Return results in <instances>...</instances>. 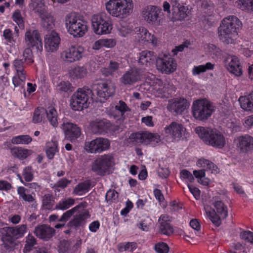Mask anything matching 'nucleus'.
<instances>
[{
  "label": "nucleus",
  "instance_id": "603ef678",
  "mask_svg": "<svg viewBox=\"0 0 253 253\" xmlns=\"http://www.w3.org/2000/svg\"><path fill=\"white\" fill-rule=\"evenodd\" d=\"M12 18L20 29L24 28V22L20 10L17 9L13 13Z\"/></svg>",
  "mask_w": 253,
  "mask_h": 253
},
{
  "label": "nucleus",
  "instance_id": "49530a36",
  "mask_svg": "<svg viewBox=\"0 0 253 253\" xmlns=\"http://www.w3.org/2000/svg\"><path fill=\"white\" fill-rule=\"evenodd\" d=\"M26 63L23 59H16L13 61V65L16 71L15 74L26 75V72L25 70Z\"/></svg>",
  "mask_w": 253,
  "mask_h": 253
},
{
  "label": "nucleus",
  "instance_id": "e433bc0d",
  "mask_svg": "<svg viewBox=\"0 0 253 253\" xmlns=\"http://www.w3.org/2000/svg\"><path fill=\"white\" fill-rule=\"evenodd\" d=\"M197 165L198 167H203L207 170L211 171V173H217L219 172V169L217 166L210 160L201 159L197 162Z\"/></svg>",
  "mask_w": 253,
  "mask_h": 253
},
{
  "label": "nucleus",
  "instance_id": "423d86ee",
  "mask_svg": "<svg viewBox=\"0 0 253 253\" xmlns=\"http://www.w3.org/2000/svg\"><path fill=\"white\" fill-rule=\"evenodd\" d=\"M192 109L194 118L201 121L207 120L215 111L214 106L206 99H198L194 101Z\"/></svg>",
  "mask_w": 253,
  "mask_h": 253
},
{
  "label": "nucleus",
  "instance_id": "f3484780",
  "mask_svg": "<svg viewBox=\"0 0 253 253\" xmlns=\"http://www.w3.org/2000/svg\"><path fill=\"white\" fill-rule=\"evenodd\" d=\"M189 105L187 100L183 97L174 98L169 100L167 109L171 113L182 114Z\"/></svg>",
  "mask_w": 253,
  "mask_h": 253
},
{
  "label": "nucleus",
  "instance_id": "393cba45",
  "mask_svg": "<svg viewBox=\"0 0 253 253\" xmlns=\"http://www.w3.org/2000/svg\"><path fill=\"white\" fill-rule=\"evenodd\" d=\"M45 48L48 51L53 52L56 51L59 47L60 42V38L56 32H52L46 36L45 38Z\"/></svg>",
  "mask_w": 253,
  "mask_h": 253
},
{
  "label": "nucleus",
  "instance_id": "dca6fc26",
  "mask_svg": "<svg viewBox=\"0 0 253 253\" xmlns=\"http://www.w3.org/2000/svg\"><path fill=\"white\" fill-rule=\"evenodd\" d=\"M129 139L133 142L140 143H158L160 141V136L157 133L149 132H135L131 133Z\"/></svg>",
  "mask_w": 253,
  "mask_h": 253
},
{
  "label": "nucleus",
  "instance_id": "aec40b11",
  "mask_svg": "<svg viewBox=\"0 0 253 253\" xmlns=\"http://www.w3.org/2000/svg\"><path fill=\"white\" fill-rule=\"evenodd\" d=\"M61 128L64 130L66 139L71 142H75L81 135V129L76 124L64 122Z\"/></svg>",
  "mask_w": 253,
  "mask_h": 253
},
{
  "label": "nucleus",
  "instance_id": "a18cd8bd",
  "mask_svg": "<svg viewBox=\"0 0 253 253\" xmlns=\"http://www.w3.org/2000/svg\"><path fill=\"white\" fill-rule=\"evenodd\" d=\"M45 114L44 109L43 107H38L34 112L32 122L34 124L40 123L42 122V119Z\"/></svg>",
  "mask_w": 253,
  "mask_h": 253
},
{
  "label": "nucleus",
  "instance_id": "6ab92c4d",
  "mask_svg": "<svg viewBox=\"0 0 253 253\" xmlns=\"http://www.w3.org/2000/svg\"><path fill=\"white\" fill-rule=\"evenodd\" d=\"M172 6L171 14L173 21L184 20L189 13L188 6L180 4V0H170Z\"/></svg>",
  "mask_w": 253,
  "mask_h": 253
},
{
  "label": "nucleus",
  "instance_id": "6e6d98bb",
  "mask_svg": "<svg viewBox=\"0 0 253 253\" xmlns=\"http://www.w3.org/2000/svg\"><path fill=\"white\" fill-rule=\"evenodd\" d=\"M208 216L212 223L216 227H218L221 223V218L222 217L217 214L214 211L211 212H209Z\"/></svg>",
  "mask_w": 253,
  "mask_h": 253
},
{
  "label": "nucleus",
  "instance_id": "3c124183",
  "mask_svg": "<svg viewBox=\"0 0 253 253\" xmlns=\"http://www.w3.org/2000/svg\"><path fill=\"white\" fill-rule=\"evenodd\" d=\"M71 182V180L66 177L59 179L54 185L55 191L59 192V188L64 189L66 188Z\"/></svg>",
  "mask_w": 253,
  "mask_h": 253
},
{
  "label": "nucleus",
  "instance_id": "b1692460",
  "mask_svg": "<svg viewBox=\"0 0 253 253\" xmlns=\"http://www.w3.org/2000/svg\"><path fill=\"white\" fill-rule=\"evenodd\" d=\"M55 233L54 229L46 225L42 224L35 227L34 234L39 239L48 241L52 238Z\"/></svg>",
  "mask_w": 253,
  "mask_h": 253
},
{
  "label": "nucleus",
  "instance_id": "cd10ccee",
  "mask_svg": "<svg viewBox=\"0 0 253 253\" xmlns=\"http://www.w3.org/2000/svg\"><path fill=\"white\" fill-rule=\"evenodd\" d=\"M89 216V212L87 211H84L74 216L73 219L68 222V226L76 228L82 226L85 224L86 219Z\"/></svg>",
  "mask_w": 253,
  "mask_h": 253
},
{
  "label": "nucleus",
  "instance_id": "4468645a",
  "mask_svg": "<svg viewBox=\"0 0 253 253\" xmlns=\"http://www.w3.org/2000/svg\"><path fill=\"white\" fill-rule=\"evenodd\" d=\"M110 146V141L108 139L98 137L90 141L85 142L84 148L87 152L97 154L108 149Z\"/></svg>",
  "mask_w": 253,
  "mask_h": 253
},
{
  "label": "nucleus",
  "instance_id": "39448f33",
  "mask_svg": "<svg viewBox=\"0 0 253 253\" xmlns=\"http://www.w3.org/2000/svg\"><path fill=\"white\" fill-rule=\"evenodd\" d=\"M105 6L106 10L110 15L123 18L131 13L133 3L132 0H109Z\"/></svg>",
  "mask_w": 253,
  "mask_h": 253
},
{
  "label": "nucleus",
  "instance_id": "4be33fe9",
  "mask_svg": "<svg viewBox=\"0 0 253 253\" xmlns=\"http://www.w3.org/2000/svg\"><path fill=\"white\" fill-rule=\"evenodd\" d=\"M91 130L95 134H104L110 132L112 124L107 120L95 121L90 124Z\"/></svg>",
  "mask_w": 253,
  "mask_h": 253
},
{
  "label": "nucleus",
  "instance_id": "bb28decb",
  "mask_svg": "<svg viewBox=\"0 0 253 253\" xmlns=\"http://www.w3.org/2000/svg\"><path fill=\"white\" fill-rule=\"evenodd\" d=\"M238 101L242 109L247 112H253V90L249 93L241 96Z\"/></svg>",
  "mask_w": 253,
  "mask_h": 253
},
{
  "label": "nucleus",
  "instance_id": "864d4df0",
  "mask_svg": "<svg viewBox=\"0 0 253 253\" xmlns=\"http://www.w3.org/2000/svg\"><path fill=\"white\" fill-rule=\"evenodd\" d=\"M57 89L61 92L72 91V84L69 81H62L56 85Z\"/></svg>",
  "mask_w": 253,
  "mask_h": 253
},
{
  "label": "nucleus",
  "instance_id": "6e6552de",
  "mask_svg": "<svg viewBox=\"0 0 253 253\" xmlns=\"http://www.w3.org/2000/svg\"><path fill=\"white\" fill-rule=\"evenodd\" d=\"M114 165V157L111 154L98 157L92 163L91 170L97 175L103 176L109 174Z\"/></svg>",
  "mask_w": 253,
  "mask_h": 253
},
{
  "label": "nucleus",
  "instance_id": "a878e982",
  "mask_svg": "<svg viewBox=\"0 0 253 253\" xmlns=\"http://www.w3.org/2000/svg\"><path fill=\"white\" fill-rule=\"evenodd\" d=\"M236 141H237V147L243 153H246L253 149V137L249 135H245L239 136Z\"/></svg>",
  "mask_w": 253,
  "mask_h": 253
},
{
  "label": "nucleus",
  "instance_id": "4d7b16f0",
  "mask_svg": "<svg viewBox=\"0 0 253 253\" xmlns=\"http://www.w3.org/2000/svg\"><path fill=\"white\" fill-rule=\"evenodd\" d=\"M26 79V75L15 74L12 77V84L15 87L20 86L22 83L25 82Z\"/></svg>",
  "mask_w": 253,
  "mask_h": 253
},
{
  "label": "nucleus",
  "instance_id": "f257e3e1",
  "mask_svg": "<svg viewBox=\"0 0 253 253\" xmlns=\"http://www.w3.org/2000/svg\"><path fill=\"white\" fill-rule=\"evenodd\" d=\"M115 86L111 80L96 81L91 85V89L85 87L79 88L72 96L71 107L75 111H82L87 108L92 101V95L95 93L104 102L115 93Z\"/></svg>",
  "mask_w": 253,
  "mask_h": 253
},
{
  "label": "nucleus",
  "instance_id": "09e8293b",
  "mask_svg": "<svg viewBox=\"0 0 253 253\" xmlns=\"http://www.w3.org/2000/svg\"><path fill=\"white\" fill-rule=\"evenodd\" d=\"M75 204V200L71 198H68L64 200L60 201L56 205V209L61 210H66Z\"/></svg>",
  "mask_w": 253,
  "mask_h": 253
},
{
  "label": "nucleus",
  "instance_id": "ddd939ff",
  "mask_svg": "<svg viewBox=\"0 0 253 253\" xmlns=\"http://www.w3.org/2000/svg\"><path fill=\"white\" fill-rule=\"evenodd\" d=\"M156 62L157 69L163 73L169 74L176 69V62L169 54H164L158 57Z\"/></svg>",
  "mask_w": 253,
  "mask_h": 253
},
{
  "label": "nucleus",
  "instance_id": "e2e57ef3",
  "mask_svg": "<svg viewBox=\"0 0 253 253\" xmlns=\"http://www.w3.org/2000/svg\"><path fill=\"white\" fill-rule=\"evenodd\" d=\"M180 178L186 179L188 182L192 183L194 181L193 175L187 169H182L180 172Z\"/></svg>",
  "mask_w": 253,
  "mask_h": 253
},
{
  "label": "nucleus",
  "instance_id": "0e129e2a",
  "mask_svg": "<svg viewBox=\"0 0 253 253\" xmlns=\"http://www.w3.org/2000/svg\"><path fill=\"white\" fill-rule=\"evenodd\" d=\"M240 237L242 239L253 244V232L250 231H245L241 233Z\"/></svg>",
  "mask_w": 253,
  "mask_h": 253
},
{
  "label": "nucleus",
  "instance_id": "5fc2aeb1",
  "mask_svg": "<svg viewBox=\"0 0 253 253\" xmlns=\"http://www.w3.org/2000/svg\"><path fill=\"white\" fill-rule=\"evenodd\" d=\"M136 247V244L134 242L124 243L119 245L118 250L121 252L125 251H133Z\"/></svg>",
  "mask_w": 253,
  "mask_h": 253
},
{
  "label": "nucleus",
  "instance_id": "7ed1b4c3",
  "mask_svg": "<svg viewBox=\"0 0 253 253\" xmlns=\"http://www.w3.org/2000/svg\"><path fill=\"white\" fill-rule=\"evenodd\" d=\"M25 40L28 46L23 51V56L27 64L34 62L32 50L37 52L42 50V42L39 32L37 30H28L25 34Z\"/></svg>",
  "mask_w": 253,
  "mask_h": 253
},
{
  "label": "nucleus",
  "instance_id": "338daca9",
  "mask_svg": "<svg viewBox=\"0 0 253 253\" xmlns=\"http://www.w3.org/2000/svg\"><path fill=\"white\" fill-rule=\"evenodd\" d=\"M208 50L211 54H213L215 56H219L221 54L220 48L213 44H209L208 45Z\"/></svg>",
  "mask_w": 253,
  "mask_h": 253
},
{
  "label": "nucleus",
  "instance_id": "20e7f679",
  "mask_svg": "<svg viewBox=\"0 0 253 253\" xmlns=\"http://www.w3.org/2000/svg\"><path fill=\"white\" fill-rule=\"evenodd\" d=\"M196 132L207 145L221 149L226 143L223 134L216 129L198 126L195 128Z\"/></svg>",
  "mask_w": 253,
  "mask_h": 253
},
{
  "label": "nucleus",
  "instance_id": "72a5a7b5",
  "mask_svg": "<svg viewBox=\"0 0 253 253\" xmlns=\"http://www.w3.org/2000/svg\"><path fill=\"white\" fill-rule=\"evenodd\" d=\"M11 155L20 160H25L31 154V151L19 147H15L11 149Z\"/></svg>",
  "mask_w": 253,
  "mask_h": 253
},
{
  "label": "nucleus",
  "instance_id": "2eb2a0df",
  "mask_svg": "<svg viewBox=\"0 0 253 253\" xmlns=\"http://www.w3.org/2000/svg\"><path fill=\"white\" fill-rule=\"evenodd\" d=\"M142 72L140 68L131 67L124 73L120 78V82L125 85H131L141 80Z\"/></svg>",
  "mask_w": 253,
  "mask_h": 253
},
{
  "label": "nucleus",
  "instance_id": "680f3d73",
  "mask_svg": "<svg viewBox=\"0 0 253 253\" xmlns=\"http://www.w3.org/2000/svg\"><path fill=\"white\" fill-rule=\"evenodd\" d=\"M155 251L158 253H168L169 251V247L164 242H160L155 246Z\"/></svg>",
  "mask_w": 253,
  "mask_h": 253
},
{
  "label": "nucleus",
  "instance_id": "774afa93",
  "mask_svg": "<svg viewBox=\"0 0 253 253\" xmlns=\"http://www.w3.org/2000/svg\"><path fill=\"white\" fill-rule=\"evenodd\" d=\"M188 188L190 191V192L193 195L194 198L198 200L200 197V190L197 187L194 186L192 185H190L189 184H187Z\"/></svg>",
  "mask_w": 253,
  "mask_h": 253
},
{
  "label": "nucleus",
  "instance_id": "8fccbe9b",
  "mask_svg": "<svg viewBox=\"0 0 253 253\" xmlns=\"http://www.w3.org/2000/svg\"><path fill=\"white\" fill-rule=\"evenodd\" d=\"M86 70L84 67L78 66L75 67L71 71L70 74L73 78H82L86 74Z\"/></svg>",
  "mask_w": 253,
  "mask_h": 253
},
{
  "label": "nucleus",
  "instance_id": "9d476101",
  "mask_svg": "<svg viewBox=\"0 0 253 253\" xmlns=\"http://www.w3.org/2000/svg\"><path fill=\"white\" fill-rule=\"evenodd\" d=\"M92 25L94 33L98 35L109 34L112 29L110 18L105 13L93 15Z\"/></svg>",
  "mask_w": 253,
  "mask_h": 253
},
{
  "label": "nucleus",
  "instance_id": "de8ad7c7",
  "mask_svg": "<svg viewBox=\"0 0 253 253\" xmlns=\"http://www.w3.org/2000/svg\"><path fill=\"white\" fill-rule=\"evenodd\" d=\"M54 202L53 195L51 194H46L42 198V207L44 209L51 210L53 208Z\"/></svg>",
  "mask_w": 253,
  "mask_h": 253
},
{
  "label": "nucleus",
  "instance_id": "4c0bfd02",
  "mask_svg": "<svg viewBox=\"0 0 253 253\" xmlns=\"http://www.w3.org/2000/svg\"><path fill=\"white\" fill-rule=\"evenodd\" d=\"M215 65L211 62H207L205 64L194 66L192 70L193 76H197L209 70H213Z\"/></svg>",
  "mask_w": 253,
  "mask_h": 253
},
{
  "label": "nucleus",
  "instance_id": "bf43d9fd",
  "mask_svg": "<svg viewBox=\"0 0 253 253\" xmlns=\"http://www.w3.org/2000/svg\"><path fill=\"white\" fill-rule=\"evenodd\" d=\"M36 244V238L31 234H29L26 237V244L24 249L26 251H31L34 246Z\"/></svg>",
  "mask_w": 253,
  "mask_h": 253
},
{
  "label": "nucleus",
  "instance_id": "a19ab883",
  "mask_svg": "<svg viewBox=\"0 0 253 253\" xmlns=\"http://www.w3.org/2000/svg\"><path fill=\"white\" fill-rule=\"evenodd\" d=\"M236 6L243 11L248 12L253 11V0H238Z\"/></svg>",
  "mask_w": 253,
  "mask_h": 253
},
{
  "label": "nucleus",
  "instance_id": "0eeeda50",
  "mask_svg": "<svg viewBox=\"0 0 253 253\" xmlns=\"http://www.w3.org/2000/svg\"><path fill=\"white\" fill-rule=\"evenodd\" d=\"M66 25L68 33L74 37L84 36L87 30L86 22L78 17L75 13L67 15Z\"/></svg>",
  "mask_w": 253,
  "mask_h": 253
},
{
  "label": "nucleus",
  "instance_id": "1a4fd4ad",
  "mask_svg": "<svg viewBox=\"0 0 253 253\" xmlns=\"http://www.w3.org/2000/svg\"><path fill=\"white\" fill-rule=\"evenodd\" d=\"M5 233L3 234L1 240L4 245L13 244L16 240L24 237L27 232L26 224H21L16 226L4 228Z\"/></svg>",
  "mask_w": 253,
  "mask_h": 253
},
{
  "label": "nucleus",
  "instance_id": "37998d69",
  "mask_svg": "<svg viewBox=\"0 0 253 253\" xmlns=\"http://www.w3.org/2000/svg\"><path fill=\"white\" fill-rule=\"evenodd\" d=\"M32 139L28 135H20L15 136L11 139V143L14 144H29Z\"/></svg>",
  "mask_w": 253,
  "mask_h": 253
},
{
  "label": "nucleus",
  "instance_id": "c85d7f7f",
  "mask_svg": "<svg viewBox=\"0 0 253 253\" xmlns=\"http://www.w3.org/2000/svg\"><path fill=\"white\" fill-rule=\"evenodd\" d=\"M136 38L139 42H144L155 43L157 39L153 35H151L148 30L143 27H139L136 30Z\"/></svg>",
  "mask_w": 253,
  "mask_h": 253
},
{
  "label": "nucleus",
  "instance_id": "7c9ffc66",
  "mask_svg": "<svg viewBox=\"0 0 253 253\" xmlns=\"http://www.w3.org/2000/svg\"><path fill=\"white\" fill-rule=\"evenodd\" d=\"M155 60H156V57L154 52L144 50L139 54L138 63L147 66L150 65Z\"/></svg>",
  "mask_w": 253,
  "mask_h": 253
},
{
  "label": "nucleus",
  "instance_id": "13d9d810",
  "mask_svg": "<svg viewBox=\"0 0 253 253\" xmlns=\"http://www.w3.org/2000/svg\"><path fill=\"white\" fill-rule=\"evenodd\" d=\"M22 175L26 181H31L34 178L33 171L32 167L29 166L25 167L23 170Z\"/></svg>",
  "mask_w": 253,
  "mask_h": 253
},
{
  "label": "nucleus",
  "instance_id": "ea45409f",
  "mask_svg": "<svg viewBox=\"0 0 253 253\" xmlns=\"http://www.w3.org/2000/svg\"><path fill=\"white\" fill-rule=\"evenodd\" d=\"M214 207L216 210V213L219 214L222 218L224 219L227 217V207L222 201H215L214 203Z\"/></svg>",
  "mask_w": 253,
  "mask_h": 253
},
{
  "label": "nucleus",
  "instance_id": "2f4dec72",
  "mask_svg": "<svg viewBox=\"0 0 253 253\" xmlns=\"http://www.w3.org/2000/svg\"><path fill=\"white\" fill-rule=\"evenodd\" d=\"M45 114L49 124L54 127L58 126V113L56 109L52 106H49L44 109Z\"/></svg>",
  "mask_w": 253,
  "mask_h": 253
},
{
  "label": "nucleus",
  "instance_id": "c03bdc74",
  "mask_svg": "<svg viewBox=\"0 0 253 253\" xmlns=\"http://www.w3.org/2000/svg\"><path fill=\"white\" fill-rule=\"evenodd\" d=\"M58 151V144L56 142H49L47 144V149L45 152L46 156L49 159H53L55 154Z\"/></svg>",
  "mask_w": 253,
  "mask_h": 253
},
{
  "label": "nucleus",
  "instance_id": "79ce46f5",
  "mask_svg": "<svg viewBox=\"0 0 253 253\" xmlns=\"http://www.w3.org/2000/svg\"><path fill=\"white\" fill-rule=\"evenodd\" d=\"M82 208H83V203H81L72 209L69 210L64 212L59 218L58 221L66 222L70 218V217L74 214V213L78 211L79 210Z\"/></svg>",
  "mask_w": 253,
  "mask_h": 253
},
{
  "label": "nucleus",
  "instance_id": "c756f323",
  "mask_svg": "<svg viewBox=\"0 0 253 253\" xmlns=\"http://www.w3.org/2000/svg\"><path fill=\"white\" fill-rule=\"evenodd\" d=\"M226 67L230 73L236 76H240L242 75V66L240 64L239 59L236 56L231 57Z\"/></svg>",
  "mask_w": 253,
  "mask_h": 253
},
{
  "label": "nucleus",
  "instance_id": "473e14b6",
  "mask_svg": "<svg viewBox=\"0 0 253 253\" xmlns=\"http://www.w3.org/2000/svg\"><path fill=\"white\" fill-rule=\"evenodd\" d=\"M17 194L20 200L28 203H36L35 196L28 194V190L23 186H19L17 189Z\"/></svg>",
  "mask_w": 253,
  "mask_h": 253
},
{
  "label": "nucleus",
  "instance_id": "c9c22d12",
  "mask_svg": "<svg viewBox=\"0 0 253 253\" xmlns=\"http://www.w3.org/2000/svg\"><path fill=\"white\" fill-rule=\"evenodd\" d=\"M120 65L119 62L111 60L107 67L103 68L101 69V73L103 75L106 77H112L119 69Z\"/></svg>",
  "mask_w": 253,
  "mask_h": 253
},
{
  "label": "nucleus",
  "instance_id": "9b49d317",
  "mask_svg": "<svg viewBox=\"0 0 253 253\" xmlns=\"http://www.w3.org/2000/svg\"><path fill=\"white\" fill-rule=\"evenodd\" d=\"M141 15L149 24L160 25L163 19V13L161 7L149 5L142 9Z\"/></svg>",
  "mask_w": 253,
  "mask_h": 253
},
{
  "label": "nucleus",
  "instance_id": "5701e85b",
  "mask_svg": "<svg viewBox=\"0 0 253 253\" xmlns=\"http://www.w3.org/2000/svg\"><path fill=\"white\" fill-rule=\"evenodd\" d=\"M183 128L181 124L173 122L169 126H166L165 129L167 136L170 138L171 141H173L180 139L182 136Z\"/></svg>",
  "mask_w": 253,
  "mask_h": 253
},
{
  "label": "nucleus",
  "instance_id": "412c9836",
  "mask_svg": "<svg viewBox=\"0 0 253 253\" xmlns=\"http://www.w3.org/2000/svg\"><path fill=\"white\" fill-rule=\"evenodd\" d=\"M171 220L169 215L166 214H162L158 219V232L167 236H169L173 233L174 230L170 224Z\"/></svg>",
  "mask_w": 253,
  "mask_h": 253
},
{
  "label": "nucleus",
  "instance_id": "a211bd4d",
  "mask_svg": "<svg viewBox=\"0 0 253 253\" xmlns=\"http://www.w3.org/2000/svg\"><path fill=\"white\" fill-rule=\"evenodd\" d=\"M130 110L129 108L124 101L120 100L108 111V114L111 118L123 121L126 118L125 113Z\"/></svg>",
  "mask_w": 253,
  "mask_h": 253
},
{
  "label": "nucleus",
  "instance_id": "69168bd1",
  "mask_svg": "<svg viewBox=\"0 0 253 253\" xmlns=\"http://www.w3.org/2000/svg\"><path fill=\"white\" fill-rule=\"evenodd\" d=\"M190 44V43L189 41H186L183 43L178 46H176L175 48L172 50V52L173 55H177L179 52H181L185 48L188 47Z\"/></svg>",
  "mask_w": 253,
  "mask_h": 253
},
{
  "label": "nucleus",
  "instance_id": "58836bf2",
  "mask_svg": "<svg viewBox=\"0 0 253 253\" xmlns=\"http://www.w3.org/2000/svg\"><path fill=\"white\" fill-rule=\"evenodd\" d=\"M33 5L35 12L38 13L42 20L48 18L45 6L42 0H37L33 3Z\"/></svg>",
  "mask_w": 253,
  "mask_h": 253
},
{
  "label": "nucleus",
  "instance_id": "052dcab7",
  "mask_svg": "<svg viewBox=\"0 0 253 253\" xmlns=\"http://www.w3.org/2000/svg\"><path fill=\"white\" fill-rule=\"evenodd\" d=\"M3 37L7 42V44L13 45L15 41L13 37L12 31L9 29H5L3 31Z\"/></svg>",
  "mask_w": 253,
  "mask_h": 253
},
{
  "label": "nucleus",
  "instance_id": "f03ea898",
  "mask_svg": "<svg viewBox=\"0 0 253 253\" xmlns=\"http://www.w3.org/2000/svg\"><path fill=\"white\" fill-rule=\"evenodd\" d=\"M241 26L242 23L235 16L224 18L218 29L220 40L226 44L234 43L238 38V30Z\"/></svg>",
  "mask_w": 253,
  "mask_h": 253
},
{
  "label": "nucleus",
  "instance_id": "f704fd0d",
  "mask_svg": "<svg viewBox=\"0 0 253 253\" xmlns=\"http://www.w3.org/2000/svg\"><path fill=\"white\" fill-rule=\"evenodd\" d=\"M91 184L90 180H85L78 183L74 189V194L81 196L88 192L91 188Z\"/></svg>",
  "mask_w": 253,
  "mask_h": 253
},
{
  "label": "nucleus",
  "instance_id": "f8f14e48",
  "mask_svg": "<svg viewBox=\"0 0 253 253\" xmlns=\"http://www.w3.org/2000/svg\"><path fill=\"white\" fill-rule=\"evenodd\" d=\"M85 50L80 45H72L61 53V58L65 62L73 63L80 61L84 56Z\"/></svg>",
  "mask_w": 253,
  "mask_h": 253
}]
</instances>
